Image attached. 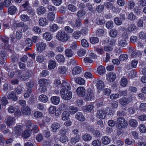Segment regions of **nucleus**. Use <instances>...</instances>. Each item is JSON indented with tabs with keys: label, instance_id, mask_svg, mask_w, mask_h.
<instances>
[{
	"label": "nucleus",
	"instance_id": "obj_12",
	"mask_svg": "<svg viewBox=\"0 0 146 146\" xmlns=\"http://www.w3.org/2000/svg\"><path fill=\"white\" fill-rule=\"evenodd\" d=\"M22 113L26 115H30L31 113V110L28 106L23 107L21 109Z\"/></svg>",
	"mask_w": 146,
	"mask_h": 146
},
{
	"label": "nucleus",
	"instance_id": "obj_8",
	"mask_svg": "<svg viewBox=\"0 0 146 146\" xmlns=\"http://www.w3.org/2000/svg\"><path fill=\"white\" fill-rule=\"evenodd\" d=\"M106 114L104 111L98 110L97 111L96 117L100 119H104L105 118Z\"/></svg>",
	"mask_w": 146,
	"mask_h": 146
},
{
	"label": "nucleus",
	"instance_id": "obj_22",
	"mask_svg": "<svg viewBox=\"0 0 146 146\" xmlns=\"http://www.w3.org/2000/svg\"><path fill=\"white\" fill-rule=\"evenodd\" d=\"M47 19L50 21H53L55 19V14L54 13L50 12L47 14Z\"/></svg>",
	"mask_w": 146,
	"mask_h": 146
},
{
	"label": "nucleus",
	"instance_id": "obj_9",
	"mask_svg": "<svg viewBox=\"0 0 146 146\" xmlns=\"http://www.w3.org/2000/svg\"><path fill=\"white\" fill-rule=\"evenodd\" d=\"M129 52L131 53V57L132 58H136L139 55V52L136 50L133 47L129 48Z\"/></svg>",
	"mask_w": 146,
	"mask_h": 146
},
{
	"label": "nucleus",
	"instance_id": "obj_20",
	"mask_svg": "<svg viewBox=\"0 0 146 146\" xmlns=\"http://www.w3.org/2000/svg\"><path fill=\"white\" fill-rule=\"evenodd\" d=\"M138 29V28L136 25L133 24H130L128 26L127 28V30L128 31L131 32L133 31H136Z\"/></svg>",
	"mask_w": 146,
	"mask_h": 146
},
{
	"label": "nucleus",
	"instance_id": "obj_58",
	"mask_svg": "<svg viewBox=\"0 0 146 146\" xmlns=\"http://www.w3.org/2000/svg\"><path fill=\"white\" fill-rule=\"evenodd\" d=\"M86 14V11L82 9L78 11L76 15L79 17H81Z\"/></svg>",
	"mask_w": 146,
	"mask_h": 146
},
{
	"label": "nucleus",
	"instance_id": "obj_17",
	"mask_svg": "<svg viewBox=\"0 0 146 146\" xmlns=\"http://www.w3.org/2000/svg\"><path fill=\"white\" fill-rule=\"evenodd\" d=\"M82 68L79 66H76L72 70V73L73 75H76L80 74L82 71Z\"/></svg>",
	"mask_w": 146,
	"mask_h": 146
},
{
	"label": "nucleus",
	"instance_id": "obj_54",
	"mask_svg": "<svg viewBox=\"0 0 146 146\" xmlns=\"http://www.w3.org/2000/svg\"><path fill=\"white\" fill-rule=\"evenodd\" d=\"M90 42L92 44H96L99 41L98 38L95 37H91L90 38Z\"/></svg>",
	"mask_w": 146,
	"mask_h": 146
},
{
	"label": "nucleus",
	"instance_id": "obj_29",
	"mask_svg": "<svg viewBox=\"0 0 146 146\" xmlns=\"http://www.w3.org/2000/svg\"><path fill=\"white\" fill-rule=\"evenodd\" d=\"M80 139V135H77L75 137H72L70 140V142L73 145L79 142Z\"/></svg>",
	"mask_w": 146,
	"mask_h": 146
},
{
	"label": "nucleus",
	"instance_id": "obj_47",
	"mask_svg": "<svg viewBox=\"0 0 146 146\" xmlns=\"http://www.w3.org/2000/svg\"><path fill=\"white\" fill-rule=\"evenodd\" d=\"M21 20L23 22L29 21L30 20V17L27 15H21L20 17Z\"/></svg>",
	"mask_w": 146,
	"mask_h": 146
},
{
	"label": "nucleus",
	"instance_id": "obj_28",
	"mask_svg": "<svg viewBox=\"0 0 146 146\" xmlns=\"http://www.w3.org/2000/svg\"><path fill=\"white\" fill-rule=\"evenodd\" d=\"M50 100L52 104L55 105H58L60 102V98L58 96H54L51 98Z\"/></svg>",
	"mask_w": 146,
	"mask_h": 146
},
{
	"label": "nucleus",
	"instance_id": "obj_52",
	"mask_svg": "<svg viewBox=\"0 0 146 146\" xmlns=\"http://www.w3.org/2000/svg\"><path fill=\"white\" fill-rule=\"evenodd\" d=\"M137 72L134 70H131L128 75V77L131 78H133L136 76Z\"/></svg>",
	"mask_w": 146,
	"mask_h": 146
},
{
	"label": "nucleus",
	"instance_id": "obj_4",
	"mask_svg": "<svg viewBox=\"0 0 146 146\" xmlns=\"http://www.w3.org/2000/svg\"><path fill=\"white\" fill-rule=\"evenodd\" d=\"M23 130L22 126L20 125H17L14 127L13 133V135L17 137L21 135V132Z\"/></svg>",
	"mask_w": 146,
	"mask_h": 146
},
{
	"label": "nucleus",
	"instance_id": "obj_56",
	"mask_svg": "<svg viewBox=\"0 0 146 146\" xmlns=\"http://www.w3.org/2000/svg\"><path fill=\"white\" fill-rule=\"evenodd\" d=\"M81 44L82 46L84 47L87 48L89 46V44L87 41L84 39L81 40Z\"/></svg>",
	"mask_w": 146,
	"mask_h": 146
},
{
	"label": "nucleus",
	"instance_id": "obj_39",
	"mask_svg": "<svg viewBox=\"0 0 146 146\" xmlns=\"http://www.w3.org/2000/svg\"><path fill=\"white\" fill-rule=\"evenodd\" d=\"M17 10V8L13 6H12L9 7L8 9V12L11 15L14 14Z\"/></svg>",
	"mask_w": 146,
	"mask_h": 146
},
{
	"label": "nucleus",
	"instance_id": "obj_1",
	"mask_svg": "<svg viewBox=\"0 0 146 146\" xmlns=\"http://www.w3.org/2000/svg\"><path fill=\"white\" fill-rule=\"evenodd\" d=\"M117 127L119 129L124 128L127 125V121L122 117H119L117 119Z\"/></svg>",
	"mask_w": 146,
	"mask_h": 146
},
{
	"label": "nucleus",
	"instance_id": "obj_50",
	"mask_svg": "<svg viewBox=\"0 0 146 146\" xmlns=\"http://www.w3.org/2000/svg\"><path fill=\"white\" fill-rule=\"evenodd\" d=\"M118 32L115 29H113L110 31V35L112 37H116L117 35Z\"/></svg>",
	"mask_w": 146,
	"mask_h": 146
},
{
	"label": "nucleus",
	"instance_id": "obj_48",
	"mask_svg": "<svg viewBox=\"0 0 146 146\" xmlns=\"http://www.w3.org/2000/svg\"><path fill=\"white\" fill-rule=\"evenodd\" d=\"M25 11H27L29 14L30 15L33 16L35 14L34 9H33L31 7H28L27 9H26V10H25Z\"/></svg>",
	"mask_w": 146,
	"mask_h": 146
},
{
	"label": "nucleus",
	"instance_id": "obj_43",
	"mask_svg": "<svg viewBox=\"0 0 146 146\" xmlns=\"http://www.w3.org/2000/svg\"><path fill=\"white\" fill-rule=\"evenodd\" d=\"M43 134L46 137H48L50 136V132L48 129L46 127H44L42 129Z\"/></svg>",
	"mask_w": 146,
	"mask_h": 146
},
{
	"label": "nucleus",
	"instance_id": "obj_55",
	"mask_svg": "<svg viewBox=\"0 0 146 146\" xmlns=\"http://www.w3.org/2000/svg\"><path fill=\"white\" fill-rule=\"evenodd\" d=\"M58 29V26L55 24H53L50 27V31L53 32L56 31Z\"/></svg>",
	"mask_w": 146,
	"mask_h": 146
},
{
	"label": "nucleus",
	"instance_id": "obj_60",
	"mask_svg": "<svg viewBox=\"0 0 146 146\" xmlns=\"http://www.w3.org/2000/svg\"><path fill=\"white\" fill-rule=\"evenodd\" d=\"M68 8L69 10L72 12H74L77 10L76 7L72 4H69L68 6Z\"/></svg>",
	"mask_w": 146,
	"mask_h": 146
},
{
	"label": "nucleus",
	"instance_id": "obj_46",
	"mask_svg": "<svg viewBox=\"0 0 146 146\" xmlns=\"http://www.w3.org/2000/svg\"><path fill=\"white\" fill-rule=\"evenodd\" d=\"M97 71L98 73L100 74H102L105 73V69L104 66H100L97 68Z\"/></svg>",
	"mask_w": 146,
	"mask_h": 146
},
{
	"label": "nucleus",
	"instance_id": "obj_61",
	"mask_svg": "<svg viewBox=\"0 0 146 146\" xmlns=\"http://www.w3.org/2000/svg\"><path fill=\"white\" fill-rule=\"evenodd\" d=\"M113 21H109L106 24V27L109 29H111L113 27Z\"/></svg>",
	"mask_w": 146,
	"mask_h": 146
},
{
	"label": "nucleus",
	"instance_id": "obj_32",
	"mask_svg": "<svg viewBox=\"0 0 146 146\" xmlns=\"http://www.w3.org/2000/svg\"><path fill=\"white\" fill-rule=\"evenodd\" d=\"M105 23V21L103 17L101 16L98 17L96 23L98 25H102L104 24Z\"/></svg>",
	"mask_w": 146,
	"mask_h": 146
},
{
	"label": "nucleus",
	"instance_id": "obj_63",
	"mask_svg": "<svg viewBox=\"0 0 146 146\" xmlns=\"http://www.w3.org/2000/svg\"><path fill=\"white\" fill-rule=\"evenodd\" d=\"M115 23L118 25H120L122 23L121 19L118 17H115L114 19Z\"/></svg>",
	"mask_w": 146,
	"mask_h": 146
},
{
	"label": "nucleus",
	"instance_id": "obj_16",
	"mask_svg": "<svg viewBox=\"0 0 146 146\" xmlns=\"http://www.w3.org/2000/svg\"><path fill=\"white\" fill-rule=\"evenodd\" d=\"M129 101L128 98L123 97L120 98L119 100V102L120 104L123 106H125L129 103Z\"/></svg>",
	"mask_w": 146,
	"mask_h": 146
},
{
	"label": "nucleus",
	"instance_id": "obj_13",
	"mask_svg": "<svg viewBox=\"0 0 146 146\" xmlns=\"http://www.w3.org/2000/svg\"><path fill=\"white\" fill-rule=\"evenodd\" d=\"M48 24V20L46 18L42 17L39 19L38 24L40 26L44 27Z\"/></svg>",
	"mask_w": 146,
	"mask_h": 146
},
{
	"label": "nucleus",
	"instance_id": "obj_18",
	"mask_svg": "<svg viewBox=\"0 0 146 146\" xmlns=\"http://www.w3.org/2000/svg\"><path fill=\"white\" fill-rule=\"evenodd\" d=\"M62 85V88L61 90H63L64 91L66 90H70L71 89V86L70 85L65 81H63Z\"/></svg>",
	"mask_w": 146,
	"mask_h": 146
},
{
	"label": "nucleus",
	"instance_id": "obj_5",
	"mask_svg": "<svg viewBox=\"0 0 146 146\" xmlns=\"http://www.w3.org/2000/svg\"><path fill=\"white\" fill-rule=\"evenodd\" d=\"M46 44L45 43L43 42H40L37 44L36 48V50L39 53H40L45 49Z\"/></svg>",
	"mask_w": 146,
	"mask_h": 146
},
{
	"label": "nucleus",
	"instance_id": "obj_44",
	"mask_svg": "<svg viewBox=\"0 0 146 146\" xmlns=\"http://www.w3.org/2000/svg\"><path fill=\"white\" fill-rule=\"evenodd\" d=\"M69 129L68 128L61 129L59 131V133L61 136H65L66 133L69 132Z\"/></svg>",
	"mask_w": 146,
	"mask_h": 146
},
{
	"label": "nucleus",
	"instance_id": "obj_37",
	"mask_svg": "<svg viewBox=\"0 0 146 146\" xmlns=\"http://www.w3.org/2000/svg\"><path fill=\"white\" fill-rule=\"evenodd\" d=\"M30 135L29 130H25L22 133V136L24 139H27L29 137Z\"/></svg>",
	"mask_w": 146,
	"mask_h": 146
},
{
	"label": "nucleus",
	"instance_id": "obj_23",
	"mask_svg": "<svg viewBox=\"0 0 146 146\" xmlns=\"http://www.w3.org/2000/svg\"><path fill=\"white\" fill-rule=\"evenodd\" d=\"M49 83V80L44 78L40 79L38 81V83L40 85L45 86L48 85Z\"/></svg>",
	"mask_w": 146,
	"mask_h": 146
},
{
	"label": "nucleus",
	"instance_id": "obj_59",
	"mask_svg": "<svg viewBox=\"0 0 146 146\" xmlns=\"http://www.w3.org/2000/svg\"><path fill=\"white\" fill-rule=\"evenodd\" d=\"M92 144L93 146H100L102 145L101 141L98 139L92 142Z\"/></svg>",
	"mask_w": 146,
	"mask_h": 146
},
{
	"label": "nucleus",
	"instance_id": "obj_53",
	"mask_svg": "<svg viewBox=\"0 0 146 146\" xmlns=\"http://www.w3.org/2000/svg\"><path fill=\"white\" fill-rule=\"evenodd\" d=\"M126 40L125 39L121 40L119 41L118 44L119 46L124 47L127 45Z\"/></svg>",
	"mask_w": 146,
	"mask_h": 146
},
{
	"label": "nucleus",
	"instance_id": "obj_11",
	"mask_svg": "<svg viewBox=\"0 0 146 146\" xmlns=\"http://www.w3.org/2000/svg\"><path fill=\"white\" fill-rule=\"evenodd\" d=\"M85 89L82 87H78L76 90L77 94L79 96H84L85 94Z\"/></svg>",
	"mask_w": 146,
	"mask_h": 146
},
{
	"label": "nucleus",
	"instance_id": "obj_3",
	"mask_svg": "<svg viewBox=\"0 0 146 146\" xmlns=\"http://www.w3.org/2000/svg\"><path fill=\"white\" fill-rule=\"evenodd\" d=\"M94 94L93 91L91 89H88L87 91V94L84 97V100L86 101L91 100L92 99H94Z\"/></svg>",
	"mask_w": 146,
	"mask_h": 146
},
{
	"label": "nucleus",
	"instance_id": "obj_24",
	"mask_svg": "<svg viewBox=\"0 0 146 146\" xmlns=\"http://www.w3.org/2000/svg\"><path fill=\"white\" fill-rule=\"evenodd\" d=\"M101 140L102 143L105 145L109 144L111 141L110 138L107 136H103Z\"/></svg>",
	"mask_w": 146,
	"mask_h": 146
},
{
	"label": "nucleus",
	"instance_id": "obj_21",
	"mask_svg": "<svg viewBox=\"0 0 146 146\" xmlns=\"http://www.w3.org/2000/svg\"><path fill=\"white\" fill-rule=\"evenodd\" d=\"M7 98L9 99H12L13 101H15L17 100V98L14 92H12L9 93L7 96Z\"/></svg>",
	"mask_w": 146,
	"mask_h": 146
},
{
	"label": "nucleus",
	"instance_id": "obj_31",
	"mask_svg": "<svg viewBox=\"0 0 146 146\" xmlns=\"http://www.w3.org/2000/svg\"><path fill=\"white\" fill-rule=\"evenodd\" d=\"M78 110V108L72 106H70L68 108L69 112L72 114L76 113Z\"/></svg>",
	"mask_w": 146,
	"mask_h": 146
},
{
	"label": "nucleus",
	"instance_id": "obj_62",
	"mask_svg": "<svg viewBox=\"0 0 146 146\" xmlns=\"http://www.w3.org/2000/svg\"><path fill=\"white\" fill-rule=\"evenodd\" d=\"M127 80L126 78H122L121 80V85L123 86H125L127 84Z\"/></svg>",
	"mask_w": 146,
	"mask_h": 146
},
{
	"label": "nucleus",
	"instance_id": "obj_57",
	"mask_svg": "<svg viewBox=\"0 0 146 146\" xmlns=\"http://www.w3.org/2000/svg\"><path fill=\"white\" fill-rule=\"evenodd\" d=\"M86 53V50L83 49H80L77 52L78 55L80 57L84 56Z\"/></svg>",
	"mask_w": 146,
	"mask_h": 146
},
{
	"label": "nucleus",
	"instance_id": "obj_35",
	"mask_svg": "<svg viewBox=\"0 0 146 146\" xmlns=\"http://www.w3.org/2000/svg\"><path fill=\"white\" fill-rule=\"evenodd\" d=\"M69 116V113L67 111H64L62 114V119L63 121H65L68 119Z\"/></svg>",
	"mask_w": 146,
	"mask_h": 146
},
{
	"label": "nucleus",
	"instance_id": "obj_38",
	"mask_svg": "<svg viewBox=\"0 0 146 146\" xmlns=\"http://www.w3.org/2000/svg\"><path fill=\"white\" fill-rule=\"evenodd\" d=\"M55 58L58 62H64L65 60L64 56L61 54H59L56 55L55 57Z\"/></svg>",
	"mask_w": 146,
	"mask_h": 146
},
{
	"label": "nucleus",
	"instance_id": "obj_10",
	"mask_svg": "<svg viewBox=\"0 0 146 146\" xmlns=\"http://www.w3.org/2000/svg\"><path fill=\"white\" fill-rule=\"evenodd\" d=\"M15 119L11 116L8 117L5 119L6 122L9 126H10L15 123Z\"/></svg>",
	"mask_w": 146,
	"mask_h": 146
},
{
	"label": "nucleus",
	"instance_id": "obj_14",
	"mask_svg": "<svg viewBox=\"0 0 146 146\" xmlns=\"http://www.w3.org/2000/svg\"><path fill=\"white\" fill-rule=\"evenodd\" d=\"M116 75L113 72H110L106 76V78L110 82L114 81L116 78Z\"/></svg>",
	"mask_w": 146,
	"mask_h": 146
},
{
	"label": "nucleus",
	"instance_id": "obj_49",
	"mask_svg": "<svg viewBox=\"0 0 146 146\" xmlns=\"http://www.w3.org/2000/svg\"><path fill=\"white\" fill-rule=\"evenodd\" d=\"M129 124L131 126L135 127L137 126L138 123L135 119H131L129 121Z\"/></svg>",
	"mask_w": 146,
	"mask_h": 146
},
{
	"label": "nucleus",
	"instance_id": "obj_30",
	"mask_svg": "<svg viewBox=\"0 0 146 146\" xmlns=\"http://www.w3.org/2000/svg\"><path fill=\"white\" fill-rule=\"evenodd\" d=\"M37 14L38 15L44 14L46 12L45 8L43 6H39L37 9Z\"/></svg>",
	"mask_w": 146,
	"mask_h": 146
},
{
	"label": "nucleus",
	"instance_id": "obj_41",
	"mask_svg": "<svg viewBox=\"0 0 146 146\" xmlns=\"http://www.w3.org/2000/svg\"><path fill=\"white\" fill-rule=\"evenodd\" d=\"M45 54L46 56L48 58H53L55 55V53L52 50H49L46 51Z\"/></svg>",
	"mask_w": 146,
	"mask_h": 146
},
{
	"label": "nucleus",
	"instance_id": "obj_64",
	"mask_svg": "<svg viewBox=\"0 0 146 146\" xmlns=\"http://www.w3.org/2000/svg\"><path fill=\"white\" fill-rule=\"evenodd\" d=\"M33 31L38 34H40L41 32V29L38 26H34L33 29Z\"/></svg>",
	"mask_w": 146,
	"mask_h": 146
},
{
	"label": "nucleus",
	"instance_id": "obj_40",
	"mask_svg": "<svg viewBox=\"0 0 146 146\" xmlns=\"http://www.w3.org/2000/svg\"><path fill=\"white\" fill-rule=\"evenodd\" d=\"M81 33L80 31H75L72 34V37L73 38L77 39L80 37Z\"/></svg>",
	"mask_w": 146,
	"mask_h": 146
},
{
	"label": "nucleus",
	"instance_id": "obj_33",
	"mask_svg": "<svg viewBox=\"0 0 146 146\" xmlns=\"http://www.w3.org/2000/svg\"><path fill=\"white\" fill-rule=\"evenodd\" d=\"M75 81L78 84L82 85H84L85 83L84 79L81 77H77L74 78Z\"/></svg>",
	"mask_w": 146,
	"mask_h": 146
},
{
	"label": "nucleus",
	"instance_id": "obj_15",
	"mask_svg": "<svg viewBox=\"0 0 146 146\" xmlns=\"http://www.w3.org/2000/svg\"><path fill=\"white\" fill-rule=\"evenodd\" d=\"M43 38L47 41H50L52 38V35L49 32H46L42 34Z\"/></svg>",
	"mask_w": 146,
	"mask_h": 146
},
{
	"label": "nucleus",
	"instance_id": "obj_45",
	"mask_svg": "<svg viewBox=\"0 0 146 146\" xmlns=\"http://www.w3.org/2000/svg\"><path fill=\"white\" fill-rule=\"evenodd\" d=\"M38 99L40 101L43 102H46L48 100L47 96L43 94L40 95L39 96Z\"/></svg>",
	"mask_w": 146,
	"mask_h": 146
},
{
	"label": "nucleus",
	"instance_id": "obj_51",
	"mask_svg": "<svg viewBox=\"0 0 146 146\" xmlns=\"http://www.w3.org/2000/svg\"><path fill=\"white\" fill-rule=\"evenodd\" d=\"M82 25L81 19L78 18L77 19L74 23V28L80 27Z\"/></svg>",
	"mask_w": 146,
	"mask_h": 146
},
{
	"label": "nucleus",
	"instance_id": "obj_26",
	"mask_svg": "<svg viewBox=\"0 0 146 146\" xmlns=\"http://www.w3.org/2000/svg\"><path fill=\"white\" fill-rule=\"evenodd\" d=\"M75 118L80 121H83L85 120L84 117L81 112H78L76 114Z\"/></svg>",
	"mask_w": 146,
	"mask_h": 146
},
{
	"label": "nucleus",
	"instance_id": "obj_42",
	"mask_svg": "<svg viewBox=\"0 0 146 146\" xmlns=\"http://www.w3.org/2000/svg\"><path fill=\"white\" fill-rule=\"evenodd\" d=\"M65 55L68 57H70L72 56L73 55V51L70 49H66L65 52Z\"/></svg>",
	"mask_w": 146,
	"mask_h": 146
},
{
	"label": "nucleus",
	"instance_id": "obj_2",
	"mask_svg": "<svg viewBox=\"0 0 146 146\" xmlns=\"http://www.w3.org/2000/svg\"><path fill=\"white\" fill-rule=\"evenodd\" d=\"M60 94L62 98L66 100H69L72 97V94L70 90H66L64 91L63 90H61Z\"/></svg>",
	"mask_w": 146,
	"mask_h": 146
},
{
	"label": "nucleus",
	"instance_id": "obj_25",
	"mask_svg": "<svg viewBox=\"0 0 146 146\" xmlns=\"http://www.w3.org/2000/svg\"><path fill=\"white\" fill-rule=\"evenodd\" d=\"M82 138L84 141L88 142L92 140V137L90 134L86 133L82 135Z\"/></svg>",
	"mask_w": 146,
	"mask_h": 146
},
{
	"label": "nucleus",
	"instance_id": "obj_6",
	"mask_svg": "<svg viewBox=\"0 0 146 146\" xmlns=\"http://www.w3.org/2000/svg\"><path fill=\"white\" fill-rule=\"evenodd\" d=\"M31 73V72L28 71L22 75L20 74H18L17 75V77L21 79L23 81L27 80L29 78Z\"/></svg>",
	"mask_w": 146,
	"mask_h": 146
},
{
	"label": "nucleus",
	"instance_id": "obj_7",
	"mask_svg": "<svg viewBox=\"0 0 146 146\" xmlns=\"http://www.w3.org/2000/svg\"><path fill=\"white\" fill-rule=\"evenodd\" d=\"M65 33H63L61 31H58L56 35V38L58 40L63 42L67 40L66 38H65Z\"/></svg>",
	"mask_w": 146,
	"mask_h": 146
},
{
	"label": "nucleus",
	"instance_id": "obj_34",
	"mask_svg": "<svg viewBox=\"0 0 146 146\" xmlns=\"http://www.w3.org/2000/svg\"><path fill=\"white\" fill-rule=\"evenodd\" d=\"M56 63L53 60H50L48 61V68L50 69H54L56 67Z\"/></svg>",
	"mask_w": 146,
	"mask_h": 146
},
{
	"label": "nucleus",
	"instance_id": "obj_19",
	"mask_svg": "<svg viewBox=\"0 0 146 146\" xmlns=\"http://www.w3.org/2000/svg\"><path fill=\"white\" fill-rule=\"evenodd\" d=\"M97 88L98 90H102L105 87L104 82L102 80H99L96 83Z\"/></svg>",
	"mask_w": 146,
	"mask_h": 146
},
{
	"label": "nucleus",
	"instance_id": "obj_36",
	"mask_svg": "<svg viewBox=\"0 0 146 146\" xmlns=\"http://www.w3.org/2000/svg\"><path fill=\"white\" fill-rule=\"evenodd\" d=\"M66 68L64 66H60L58 68V72L61 74H65L66 73Z\"/></svg>",
	"mask_w": 146,
	"mask_h": 146
},
{
	"label": "nucleus",
	"instance_id": "obj_27",
	"mask_svg": "<svg viewBox=\"0 0 146 146\" xmlns=\"http://www.w3.org/2000/svg\"><path fill=\"white\" fill-rule=\"evenodd\" d=\"M60 127V125L59 123H55L52 124L51 126V130L54 132H56L57 130Z\"/></svg>",
	"mask_w": 146,
	"mask_h": 146
}]
</instances>
